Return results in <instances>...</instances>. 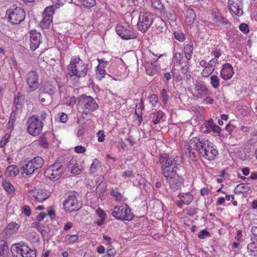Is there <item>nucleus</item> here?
<instances>
[{"label":"nucleus","instance_id":"f03ea898","mask_svg":"<svg viewBox=\"0 0 257 257\" xmlns=\"http://www.w3.org/2000/svg\"><path fill=\"white\" fill-rule=\"evenodd\" d=\"M188 151L189 159L193 162L196 160V153L209 161L214 160L218 155L217 150L211 142L198 137L189 141Z\"/></svg>","mask_w":257,"mask_h":257},{"label":"nucleus","instance_id":"bf43d9fd","mask_svg":"<svg viewBox=\"0 0 257 257\" xmlns=\"http://www.w3.org/2000/svg\"><path fill=\"white\" fill-rule=\"evenodd\" d=\"M111 194L118 200H120L122 198L121 194L117 191L112 190Z\"/></svg>","mask_w":257,"mask_h":257},{"label":"nucleus","instance_id":"de8ad7c7","mask_svg":"<svg viewBox=\"0 0 257 257\" xmlns=\"http://www.w3.org/2000/svg\"><path fill=\"white\" fill-rule=\"evenodd\" d=\"M188 69H189V66L187 65H185L184 66H182L181 68V73L186 75L187 79H189L190 77V75L188 73Z\"/></svg>","mask_w":257,"mask_h":257},{"label":"nucleus","instance_id":"72a5a7b5","mask_svg":"<svg viewBox=\"0 0 257 257\" xmlns=\"http://www.w3.org/2000/svg\"><path fill=\"white\" fill-rule=\"evenodd\" d=\"M8 248L6 241L4 240H0V257H5V251Z\"/></svg>","mask_w":257,"mask_h":257},{"label":"nucleus","instance_id":"ddd939ff","mask_svg":"<svg viewBox=\"0 0 257 257\" xmlns=\"http://www.w3.org/2000/svg\"><path fill=\"white\" fill-rule=\"evenodd\" d=\"M63 208L67 212H72L78 210L81 207V204L78 202L74 194L69 195L63 202Z\"/></svg>","mask_w":257,"mask_h":257},{"label":"nucleus","instance_id":"2f4dec72","mask_svg":"<svg viewBox=\"0 0 257 257\" xmlns=\"http://www.w3.org/2000/svg\"><path fill=\"white\" fill-rule=\"evenodd\" d=\"M183 58V55L182 53L179 52L174 53L173 58V62L174 65L176 66H180Z\"/></svg>","mask_w":257,"mask_h":257},{"label":"nucleus","instance_id":"3c124183","mask_svg":"<svg viewBox=\"0 0 257 257\" xmlns=\"http://www.w3.org/2000/svg\"><path fill=\"white\" fill-rule=\"evenodd\" d=\"M217 62V59H211L208 63V65L207 66V67L211 68V69H212L213 70H215V64H216Z\"/></svg>","mask_w":257,"mask_h":257},{"label":"nucleus","instance_id":"f257e3e1","mask_svg":"<svg viewBox=\"0 0 257 257\" xmlns=\"http://www.w3.org/2000/svg\"><path fill=\"white\" fill-rule=\"evenodd\" d=\"M179 158L170 157L168 154L160 155L158 163L161 165L162 174L164 176L170 188L173 191L181 188L183 184V177L178 171L182 168Z\"/></svg>","mask_w":257,"mask_h":257},{"label":"nucleus","instance_id":"e433bc0d","mask_svg":"<svg viewBox=\"0 0 257 257\" xmlns=\"http://www.w3.org/2000/svg\"><path fill=\"white\" fill-rule=\"evenodd\" d=\"M100 165L99 161L95 159L93 162L92 163L90 167V173L94 174L96 173L97 171V167Z\"/></svg>","mask_w":257,"mask_h":257},{"label":"nucleus","instance_id":"6e6552de","mask_svg":"<svg viewBox=\"0 0 257 257\" xmlns=\"http://www.w3.org/2000/svg\"><path fill=\"white\" fill-rule=\"evenodd\" d=\"M78 105L81 108L89 111H93L98 108L95 99L90 96L82 94L78 97Z\"/></svg>","mask_w":257,"mask_h":257},{"label":"nucleus","instance_id":"9b49d317","mask_svg":"<svg viewBox=\"0 0 257 257\" xmlns=\"http://www.w3.org/2000/svg\"><path fill=\"white\" fill-rule=\"evenodd\" d=\"M116 32L122 39L129 40L136 38L137 35L127 24H118L116 27Z\"/></svg>","mask_w":257,"mask_h":257},{"label":"nucleus","instance_id":"a19ab883","mask_svg":"<svg viewBox=\"0 0 257 257\" xmlns=\"http://www.w3.org/2000/svg\"><path fill=\"white\" fill-rule=\"evenodd\" d=\"M152 7L156 10H161L163 8V6L160 0H152Z\"/></svg>","mask_w":257,"mask_h":257},{"label":"nucleus","instance_id":"ea45409f","mask_svg":"<svg viewBox=\"0 0 257 257\" xmlns=\"http://www.w3.org/2000/svg\"><path fill=\"white\" fill-rule=\"evenodd\" d=\"M105 74V71L103 69V67H100L99 66H97V69L96 70V75L97 78L100 80L102 78L104 77V76Z\"/></svg>","mask_w":257,"mask_h":257},{"label":"nucleus","instance_id":"20e7f679","mask_svg":"<svg viewBox=\"0 0 257 257\" xmlns=\"http://www.w3.org/2000/svg\"><path fill=\"white\" fill-rule=\"evenodd\" d=\"M11 250L14 256L36 257V249H31L27 245H21L20 243L13 244Z\"/></svg>","mask_w":257,"mask_h":257},{"label":"nucleus","instance_id":"69168bd1","mask_svg":"<svg viewBox=\"0 0 257 257\" xmlns=\"http://www.w3.org/2000/svg\"><path fill=\"white\" fill-rule=\"evenodd\" d=\"M115 254V252L113 248H110L107 251V257H114Z\"/></svg>","mask_w":257,"mask_h":257},{"label":"nucleus","instance_id":"7ed1b4c3","mask_svg":"<svg viewBox=\"0 0 257 257\" xmlns=\"http://www.w3.org/2000/svg\"><path fill=\"white\" fill-rule=\"evenodd\" d=\"M68 74L71 77L77 78L84 77L88 70V65L85 63L79 57H73L70 64L67 66Z\"/></svg>","mask_w":257,"mask_h":257},{"label":"nucleus","instance_id":"a18cd8bd","mask_svg":"<svg viewBox=\"0 0 257 257\" xmlns=\"http://www.w3.org/2000/svg\"><path fill=\"white\" fill-rule=\"evenodd\" d=\"M56 88L54 86L50 85V84H47L45 88L44 91L45 92H48L49 94H51V96H52L53 94H54L55 92Z\"/></svg>","mask_w":257,"mask_h":257},{"label":"nucleus","instance_id":"b1692460","mask_svg":"<svg viewBox=\"0 0 257 257\" xmlns=\"http://www.w3.org/2000/svg\"><path fill=\"white\" fill-rule=\"evenodd\" d=\"M52 96L48 92H43L40 94V100L43 105H48L52 102Z\"/></svg>","mask_w":257,"mask_h":257},{"label":"nucleus","instance_id":"412c9836","mask_svg":"<svg viewBox=\"0 0 257 257\" xmlns=\"http://www.w3.org/2000/svg\"><path fill=\"white\" fill-rule=\"evenodd\" d=\"M195 90L199 96L207 94L208 90L204 82H198L195 86Z\"/></svg>","mask_w":257,"mask_h":257},{"label":"nucleus","instance_id":"79ce46f5","mask_svg":"<svg viewBox=\"0 0 257 257\" xmlns=\"http://www.w3.org/2000/svg\"><path fill=\"white\" fill-rule=\"evenodd\" d=\"M146 71L147 74L150 76H153L156 74V70L153 67L152 65L146 66Z\"/></svg>","mask_w":257,"mask_h":257},{"label":"nucleus","instance_id":"0eeeda50","mask_svg":"<svg viewBox=\"0 0 257 257\" xmlns=\"http://www.w3.org/2000/svg\"><path fill=\"white\" fill-rule=\"evenodd\" d=\"M111 215L118 220L126 221H131L134 217L131 210L127 205L126 207L115 206L112 209Z\"/></svg>","mask_w":257,"mask_h":257},{"label":"nucleus","instance_id":"052dcab7","mask_svg":"<svg viewBox=\"0 0 257 257\" xmlns=\"http://www.w3.org/2000/svg\"><path fill=\"white\" fill-rule=\"evenodd\" d=\"M210 129L212 131H213L214 132L218 133V134H220V131H221L220 127L219 126H218L217 125H215V124L214 125L211 124Z\"/></svg>","mask_w":257,"mask_h":257},{"label":"nucleus","instance_id":"c756f323","mask_svg":"<svg viewBox=\"0 0 257 257\" xmlns=\"http://www.w3.org/2000/svg\"><path fill=\"white\" fill-rule=\"evenodd\" d=\"M19 168L16 165H10L7 167L6 173L9 176L12 177H15L19 174Z\"/></svg>","mask_w":257,"mask_h":257},{"label":"nucleus","instance_id":"4be33fe9","mask_svg":"<svg viewBox=\"0 0 257 257\" xmlns=\"http://www.w3.org/2000/svg\"><path fill=\"white\" fill-rule=\"evenodd\" d=\"M250 189L251 188L249 184L240 183L235 188L234 193L236 194H241L248 192Z\"/></svg>","mask_w":257,"mask_h":257},{"label":"nucleus","instance_id":"338daca9","mask_svg":"<svg viewBox=\"0 0 257 257\" xmlns=\"http://www.w3.org/2000/svg\"><path fill=\"white\" fill-rule=\"evenodd\" d=\"M209 190L207 188H203L200 190V194L202 196H205L209 194Z\"/></svg>","mask_w":257,"mask_h":257},{"label":"nucleus","instance_id":"8fccbe9b","mask_svg":"<svg viewBox=\"0 0 257 257\" xmlns=\"http://www.w3.org/2000/svg\"><path fill=\"white\" fill-rule=\"evenodd\" d=\"M239 30L244 34H247L249 32L248 26L245 23H242L239 26Z\"/></svg>","mask_w":257,"mask_h":257},{"label":"nucleus","instance_id":"a211bd4d","mask_svg":"<svg viewBox=\"0 0 257 257\" xmlns=\"http://www.w3.org/2000/svg\"><path fill=\"white\" fill-rule=\"evenodd\" d=\"M233 67L228 63H225L223 65V68L220 72L221 77L224 80L230 79L233 75Z\"/></svg>","mask_w":257,"mask_h":257},{"label":"nucleus","instance_id":"39448f33","mask_svg":"<svg viewBox=\"0 0 257 257\" xmlns=\"http://www.w3.org/2000/svg\"><path fill=\"white\" fill-rule=\"evenodd\" d=\"M65 169V167L63 163L57 162L49 166L45 171L44 175L51 180H57L61 177Z\"/></svg>","mask_w":257,"mask_h":257},{"label":"nucleus","instance_id":"4468645a","mask_svg":"<svg viewBox=\"0 0 257 257\" xmlns=\"http://www.w3.org/2000/svg\"><path fill=\"white\" fill-rule=\"evenodd\" d=\"M54 13V6H50L45 8L43 13V19L40 23L42 29H48L52 22L53 15Z\"/></svg>","mask_w":257,"mask_h":257},{"label":"nucleus","instance_id":"58836bf2","mask_svg":"<svg viewBox=\"0 0 257 257\" xmlns=\"http://www.w3.org/2000/svg\"><path fill=\"white\" fill-rule=\"evenodd\" d=\"M22 94L20 92H18L17 95L15 96L14 104L16 106L17 109H18L21 106V100H22Z\"/></svg>","mask_w":257,"mask_h":257},{"label":"nucleus","instance_id":"6e6d98bb","mask_svg":"<svg viewBox=\"0 0 257 257\" xmlns=\"http://www.w3.org/2000/svg\"><path fill=\"white\" fill-rule=\"evenodd\" d=\"M96 214L99 216L100 218H105V212L100 208H98L96 210Z\"/></svg>","mask_w":257,"mask_h":257},{"label":"nucleus","instance_id":"dca6fc26","mask_svg":"<svg viewBox=\"0 0 257 257\" xmlns=\"http://www.w3.org/2000/svg\"><path fill=\"white\" fill-rule=\"evenodd\" d=\"M30 47L32 51H35L40 44L41 34L36 32V30H31L30 32Z\"/></svg>","mask_w":257,"mask_h":257},{"label":"nucleus","instance_id":"aec40b11","mask_svg":"<svg viewBox=\"0 0 257 257\" xmlns=\"http://www.w3.org/2000/svg\"><path fill=\"white\" fill-rule=\"evenodd\" d=\"M30 195L36 201L38 202H42L47 199L49 195L43 190L32 191L30 192Z\"/></svg>","mask_w":257,"mask_h":257},{"label":"nucleus","instance_id":"473e14b6","mask_svg":"<svg viewBox=\"0 0 257 257\" xmlns=\"http://www.w3.org/2000/svg\"><path fill=\"white\" fill-rule=\"evenodd\" d=\"M252 242H250L248 244L247 249L248 251L250 252V255L256 256L257 250L255 249L257 248V244H255L254 240H252Z\"/></svg>","mask_w":257,"mask_h":257},{"label":"nucleus","instance_id":"4d7b16f0","mask_svg":"<svg viewBox=\"0 0 257 257\" xmlns=\"http://www.w3.org/2000/svg\"><path fill=\"white\" fill-rule=\"evenodd\" d=\"M23 212L26 216H29L31 214V209L30 208V207H29L28 206H27V205L24 206V207L23 208Z\"/></svg>","mask_w":257,"mask_h":257},{"label":"nucleus","instance_id":"c85d7f7f","mask_svg":"<svg viewBox=\"0 0 257 257\" xmlns=\"http://www.w3.org/2000/svg\"><path fill=\"white\" fill-rule=\"evenodd\" d=\"M73 162L74 161H71V163L68 166V168L70 169L71 173L73 175H79L81 173L83 168L82 166L79 167L77 165H74Z\"/></svg>","mask_w":257,"mask_h":257},{"label":"nucleus","instance_id":"1a4fd4ad","mask_svg":"<svg viewBox=\"0 0 257 257\" xmlns=\"http://www.w3.org/2000/svg\"><path fill=\"white\" fill-rule=\"evenodd\" d=\"M27 124V132L33 136L39 135L41 133L44 126L43 122L35 116L28 118Z\"/></svg>","mask_w":257,"mask_h":257},{"label":"nucleus","instance_id":"9d476101","mask_svg":"<svg viewBox=\"0 0 257 257\" xmlns=\"http://www.w3.org/2000/svg\"><path fill=\"white\" fill-rule=\"evenodd\" d=\"M6 14L8 16L9 21L14 25L20 24L25 18V12L20 7L8 10Z\"/></svg>","mask_w":257,"mask_h":257},{"label":"nucleus","instance_id":"13d9d810","mask_svg":"<svg viewBox=\"0 0 257 257\" xmlns=\"http://www.w3.org/2000/svg\"><path fill=\"white\" fill-rule=\"evenodd\" d=\"M221 14L218 12V10L217 9H214L212 10V18L213 21L216 20L218 18V15H220Z\"/></svg>","mask_w":257,"mask_h":257},{"label":"nucleus","instance_id":"774afa93","mask_svg":"<svg viewBox=\"0 0 257 257\" xmlns=\"http://www.w3.org/2000/svg\"><path fill=\"white\" fill-rule=\"evenodd\" d=\"M211 54L215 57V59H217V58L221 56V51L220 50H216L215 51H213L211 53Z\"/></svg>","mask_w":257,"mask_h":257},{"label":"nucleus","instance_id":"2eb2a0df","mask_svg":"<svg viewBox=\"0 0 257 257\" xmlns=\"http://www.w3.org/2000/svg\"><path fill=\"white\" fill-rule=\"evenodd\" d=\"M39 76L35 71H31L26 75L27 83L31 91L37 89L39 87Z\"/></svg>","mask_w":257,"mask_h":257},{"label":"nucleus","instance_id":"864d4df0","mask_svg":"<svg viewBox=\"0 0 257 257\" xmlns=\"http://www.w3.org/2000/svg\"><path fill=\"white\" fill-rule=\"evenodd\" d=\"M97 135L98 136V141L99 142H103L105 140V135L103 131H99L97 133Z\"/></svg>","mask_w":257,"mask_h":257},{"label":"nucleus","instance_id":"c03bdc74","mask_svg":"<svg viewBox=\"0 0 257 257\" xmlns=\"http://www.w3.org/2000/svg\"><path fill=\"white\" fill-rule=\"evenodd\" d=\"M161 96L162 97V101L164 104H166L169 98V95L166 89L163 88L161 91Z\"/></svg>","mask_w":257,"mask_h":257},{"label":"nucleus","instance_id":"f704fd0d","mask_svg":"<svg viewBox=\"0 0 257 257\" xmlns=\"http://www.w3.org/2000/svg\"><path fill=\"white\" fill-rule=\"evenodd\" d=\"M210 83L212 86L214 88H217L219 86V78L215 75H213L210 77Z\"/></svg>","mask_w":257,"mask_h":257},{"label":"nucleus","instance_id":"a878e982","mask_svg":"<svg viewBox=\"0 0 257 257\" xmlns=\"http://www.w3.org/2000/svg\"><path fill=\"white\" fill-rule=\"evenodd\" d=\"M152 120L154 124H159L163 121V118L164 116V113L162 111H158L157 112L152 113Z\"/></svg>","mask_w":257,"mask_h":257},{"label":"nucleus","instance_id":"0e129e2a","mask_svg":"<svg viewBox=\"0 0 257 257\" xmlns=\"http://www.w3.org/2000/svg\"><path fill=\"white\" fill-rule=\"evenodd\" d=\"M97 61L98 62H99V66L100 67H104V64H108V62L106 60H105V59H99L98 58L97 59Z\"/></svg>","mask_w":257,"mask_h":257},{"label":"nucleus","instance_id":"bb28decb","mask_svg":"<svg viewBox=\"0 0 257 257\" xmlns=\"http://www.w3.org/2000/svg\"><path fill=\"white\" fill-rule=\"evenodd\" d=\"M49 135V134H44L41 135L38 140L39 144L43 148H47L49 147L48 135Z\"/></svg>","mask_w":257,"mask_h":257},{"label":"nucleus","instance_id":"37998d69","mask_svg":"<svg viewBox=\"0 0 257 257\" xmlns=\"http://www.w3.org/2000/svg\"><path fill=\"white\" fill-rule=\"evenodd\" d=\"M214 71L212 69L205 66V68L201 72V74L203 77H208Z\"/></svg>","mask_w":257,"mask_h":257},{"label":"nucleus","instance_id":"5fc2aeb1","mask_svg":"<svg viewBox=\"0 0 257 257\" xmlns=\"http://www.w3.org/2000/svg\"><path fill=\"white\" fill-rule=\"evenodd\" d=\"M75 151L77 153H83L86 151V149L82 146H77L75 148Z\"/></svg>","mask_w":257,"mask_h":257},{"label":"nucleus","instance_id":"cd10ccee","mask_svg":"<svg viewBox=\"0 0 257 257\" xmlns=\"http://www.w3.org/2000/svg\"><path fill=\"white\" fill-rule=\"evenodd\" d=\"M106 186L104 184H99L96 188V192L98 193V198L101 200L105 199Z\"/></svg>","mask_w":257,"mask_h":257},{"label":"nucleus","instance_id":"c9c22d12","mask_svg":"<svg viewBox=\"0 0 257 257\" xmlns=\"http://www.w3.org/2000/svg\"><path fill=\"white\" fill-rule=\"evenodd\" d=\"M66 240L69 244H73L77 241L79 237L76 234L74 235H67L65 237Z\"/></svg>","mask_w":257,"mask_h":257},{"label":"nucleus","instance_id":"603ef678","mask_svg":"<svg viewBox=\"0 0 257 257\" xmlns=\"http://www.w3.org/2000/svg\"><path fill=\"white\" fill-rule=\"evenodd\" d=\"M150 102L153 106H155L158 101V97L156 94L151 95L150 97Z\"/></svg>","mask_w":257,"mask_h":257},{"label":"nucleus","instance_id":"423d86ee","mask_svg":"<svg viewBox=\"0 0 257 257\" xmlns=\"http://www.w3.org/2000/svg\"><path fill=\"white\" fill-rule=\"evenodd\" d=\"M44 164V159L41 157L37 156L31 161L25 163L21 168L23 170L24 173H25L27 175H30L41 169Z\"/></svg>","mask_w":257,"mask_h":257},{"label":"nucleus","instance_id":"7c9ffc66","mask_svg":"<svg viewBox=\"0 0 257 257\" xmlns=\"http://www.w3.org/2000/svg\"><path fill=\"white\" fill-rule=\"evenodd\" d=\"M184 51L186 59L188 61L191 60L193 51V45L190 44L185 45ZM187 63H188V61H187Z\"/></svg>","mask_w":257,"mask_h":257},{"label":"nucleus","instance_id":"09e8293b","mask_svg":"<svg viewBox=\"0 0 257 257\" xmlns=\"http://www.w3.org/2000/svg\"><path fill=\"white\" fill-rule=\"evenodd\" d=\"M174 35L175 38L177 40H179V41H183L185 39L184 35L182 33L175 32L174 33Z\"/></svg>","mask_w":257,"mask_h":257},{"label":"nucleus","instance_id":"393cba45","mask_svg":"<svg viewBox=\"0 0 257 257\" xmlns=\"http://www.w3.org/2000/svg\"><path fill=\"white\" fill-rule=\"evenodd\" d=\"M178 197L183 202H184L185 204H189L194 198L193 195L189 192L180 193L178 195Z\"/></svg>","mask_w":257,"mask_h":257},{"label":"nucleus","instance_id":"49530a36","mask_svg":"<svg viewBox=\"0 0 257 257\" xmlns=\"http://www.w3.org/2000/svg\"><path fill=\"white\" fill-rule=\"evenodd\" d=\"M210 236V233L205 229L201 231L198 235V236L200 239H204L208 236Z\"/></svg>","mask_w":257,"mask_h":257},{"label":"nucleus","instance_id":"f8f14e48","mask_svg":"<svg viewBox=\"0 0 257 257\" xmlns=\"http://www.w3.org/2000/svg\"><path fill=\"white\" fill-rule=\"evenodd\" d=\"M152 15L150 13H143L140 14L138 23V29L143 33L146 32L153 23Z\"/></svg>","mask_w":257,"mask_h":257},{"label":"nucleus","instance_id":"5701e85b","mask_svg":"<svg viewBox=\"0 0 257 257\" xmlns=\"http://www.w3.org/2000/svg\"><path fill=\"white\" fill-rule=\"evenodd\" d=\"M196 18V15L194 10L192 9H188L186 11V23L188 25H192Z\"/></svg>","mask_w":257,"mask_h":257},{"label":"nucleus","instance_id":"e2e57ef3","mask_svg":"<svg viewBox=\"0 0 257 257\" xmlns=\"http://www.w3.org/2000/svg\"><path fill=\"white\" fill-rule=\"evenodd\" d=\"M133 175V173L132 171L130 170L125 171L122 173V177L124 178H129L132 177Z\"/></svg>","mask_w":257,"mask_h":257},{"label":"nucleus","instance_id":"680f3d73","mask_svg":"<svg viewBox=\"0 0 257 257\" xmlns=\"http://www.w3.org/2000/svg\"><path fill=\"white\" fill-rule=\"evenodd\" d=\"M16 110H13L12 112L10 114V116L9 118V121L10 122H15L16 120Z\"/></svg>","mask_w":257,"mask_h":257},{"label":"nucleus","instance_id":"f3484780","mask_svg":"<svg viewBox=\"0 0 257 257\" xmlns=\"http://www.w3.org/2000/svg\"><path fill=\"white\" fill-rule=\"evenodd\" d=\"M228 4L230 11L235 15L240 16L243 14L242 3L241 0H229Z\"/></svg>","mask_w":257,"mask_h":257},{"label":"nucleus","instance_id":"4c0bfd02","mask_svg":"<svg viewBox=\"0 0 257 257\" xmlns=\"http://www.w3.org/2000/svg\"><path fill=\"white\" fill-rule=\"evenodd\" d=\"M3 187L6 191L9 193H11L14 191V187L10 182L7 181H5L3 183Z\"/></svg>","mask_w":257,"mask_h":257},{"label":"nucleus","instance_id":"6ab92c4d","mask_svg":"<svg viewBox=\"0 0 257 257\" xmlns=\"http://www.w3.org/2000/svg\"><path fill=\"white\" fill-rule=\"evenodd\" d=\"M20 225L15 222L9 223L4 229L5 235L8 237H11L12 235L16 233L19 229Z\"/></svg>","mask_w":257,"mask_h":257}]
</instances>
